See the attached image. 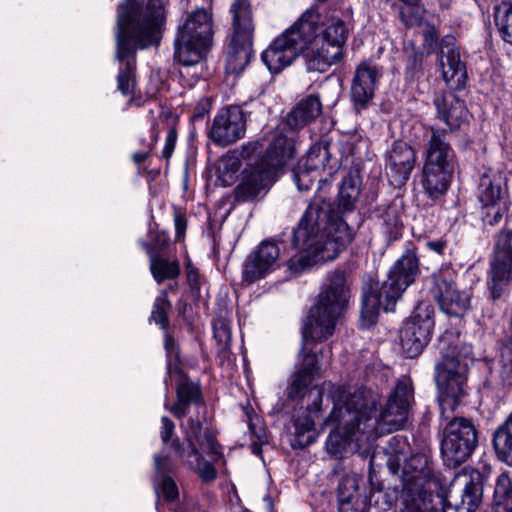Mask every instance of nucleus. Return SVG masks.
Masks as SVG:
<instances>
[{
	"label": "nucleus",
	"instance_id": "9",
	"mask_svg": "<svg viewBox=\"0 0 512 512\" xmlns=\"http://www.w3.org/2000/svg\"><path fill=\"white\" fill-rule=\"evenodd\" d=\"M447 136L446 130L431 127L427 139L421 182L432 200L446 193L455 168L456 154Z\"/></svg>",
	"mask_w": 512,
	"mask_h": 512
},
{
	"label": "nucleus",
	"instance_id": "1",
	"mask_svg": "<svg viewBox=\"0 0 512 512\" xmlns=\"http://www.w3.org/2000/svg\"><path fill=\"white\" fill-rule=\"evenodd\" d=\"M331 392L334 406L326 423L335 427L328 435L326 448L335 457L345 452H369L371 443L379 436L403 428L413 401L409 379L397 382L380 413L377 407L381 397L376 391L360 388L346 393L336 388Z\"/></svg>",
	"mask_w": 512,
	"mask_h": 512
},
{
	"label": "nucleus",
	"instance_id": "3",
	"mask_svg": "<svg viewBox=\"0 0 512 512\" xmlns=\"http://www.w3.org/2000/svg\"><path fill=\"white\" fill-rule=\"evenodd\" d=\"M351 276L344 268H337L326 276V282L318 295L317 303L311 307L302 327V361L289 387L288 397L296 399L312 384L320 367L318 352L310 347L332 336L336 320L346 307L351 296Z\"/></svg>",
	"mask_w": 512,
	"mask_h": 512
},
{
	"label": "nucleus",
	"instance_id": "56",
	"mask_svg": "<svg viewBox=\"0 0 512 512\" xmlns=\"http://www.w3.org/2000/svg\"><path fill=\"white\" fill-rule=\"evenodd\" d=\"M322 392L319 390L317 392V397L314 399L313 404L308 406L310 412H318L321 409L322 404Z\"/></svg>",
	"mask_w": 512,
	"mask_h": 512
},
{
	"label": "nucleus",
	"instance_id": "60",
	"mask_svg": "<svg viewBox=\"0 0 512 512\" xmlns=\"http://www.w3.org/2000/svg\"><path fill=\"white\" fill-rule=\"evenodd\" d=\"M400 1L403 2L404 4L414 5V4H418V2L420 0H400Z\"/></svg>",
	"mask_w": 512,
	"mask_h": 512
},
{
	"label": "nucleus",
	"instance_id": "37",
	"mask_svg": "<svg viewBox=\"0 0 512 512\" xmlns=\"http://www.w3.org/2000/svg\"><path fill=\"white\" fill-rule=\"evenodd\" d=\"M150 270L154 279L158 283H161L166 279H175L180 273L177 261H168L162 257L151 258Z\"/></svg>",
	"mask_w": 512,
	"mask_h": 512
},
{
	"label": "nucleus",
	"instance_id": "53",
	"mask_svg": "<svg viewBox=\"0 0 512 512\" xmlns=\"http://www.w3.org/2000/svg\"><path fill=\"white\" fill-rule=\"evenodd\" d=\"M425 246L428 250L438 255H443L447 249V241L444 238L428 240L425 242Z\"/></svg>",
	"mask_w": 512,
	"mask_h": 512
},
{
	"label": "nucleus",
	"instance_id": "48",
	"mask_svg": "<svg viewBox=\"0 0 512 512\" xmlns=\"http://www.w3.org/2000/svg\"><path fill=\"white\" fill-rule=\"evenodd\" d=\"M405 5L406 6L400 10V18L406 27H412L420 22V17L418 15L419 8L417 7V4Z\"/></svg>",
	"mask_w": 512,
	"mask_h": 512
},
{
	"label": "nucleus",
	"instance_id": "44",
	"mask_svg": "<svg viewBox=\"0 0 512 512\" xmlns=\"http://www.w3.org/2000/svg\"><path fill=\"white\" fill-rule=\"evenodd\" d=\"M263 144L260 141H251L242 145L241 150L238 151L239 158L249 163L257 162L264 154H261Z\"/></svg>",
	"mask_w": 512,
	"mask_h": 512
},
{
	"label": "nucleus",
	"instance_id": "40",
	"mask_svg": "<svg viewBox=\"0 0 512 512\" xmlns=\"http://www.w3.org/2000/svg\"><path fill=\"white\" fill-rule=\"evenodd\" d=\"M329 161V149L326 142H319L314 144L307 153L305 163L302 164L307 169L317 171Z\"/></svg>",
	"mask_w": 512,
	"mask_h": 512
},
{
	"label": "nucleus",
	"instance_id": "38",
	"mask_svg": "<svg viewBox=\"0 0 512 512\" xmlns=\"http://www.w3.org/2000/svg\"><path fill=\"white\" fill-rule=\"evenodd\" d=\"M241 166V159L238 155V150L228 151L219 163V178L225 185H230L234 182L236 173Z\"/></svg>",
	"mask_w": 512,
	"mask_h": 512
},
{
	"label": "nucleus",
	"instance_id": "12",
	"mask_svg": "<svg viewBox=\"0 0 512 512\" xmlns=\"http://www.w3.org/2000/svg\"><path fill=\"white\" fill-rule=\"evenodd\" d=\"M301 25L302 15L263 51L261 59L271 73L277 74L291 65L306 47L313 35L311 24Z\"/></svg>",
	"mask_w": 512,
	"mask_h": 512
},
{
	"label": "nucleus",
	"instance_id": "29",
	"mask_svg": "<svg viewBox=\"0 0 512 512\" xmlns=\"http://www.w3.org/2000/svg\"><path fill=\"white\" fill-rule=\"evenodd\" d=\"M155 489L157 493L169 501H173L178 497V487L175 481L168 475L175 467L174 460L170 455H155Z\"/></svg>",
	"mask_w": 512,
	"mask_h": 512
},
{
	"label": "nucleus",
	"instance_id": "20",
	"mask_svg": "<svg viewBox=\"0 0 512 512\" xmlns=\"http://www.w3.org/2000/svg\"><path fill=\"white\" fill-rule=\"evenodd\" d=\"M246 119L238 106L220 110L213 118L208 131V138L219 147H227L244 137Z\"/></svg>",
	"mask_w": 512,
	"mask_h": 512
},
{
	"label": "nucleus",
	"instance_id": "5",
	"mask_svg": "<svg viewBox=\"0 0 512 512\" xmlns=\"http://www.w3.org/2000/svg\"><path fill=\"white\" fill-rule=\"evenodd\" d=\"M420 273L415 246L408 243L402 255L388 272L381 287L366 284L362 288L361 325L369 328L377 321L380 310L393 311L402 293L415 282Z\"/></svg>",
	"mask_w": 512,
	"mask_h": 512
},
{
	"label": "nucleus",
	"instance_id": "42",
	"mask_svg": "<svg viewBox=\"0 0 512 512\" xmlns=\"http://www.w3.org/2000/svg\"><path fill=\"white\" fill-rule=\"evenodd\" d=\"M423 52L413 50L406 59L405 74L410 80H415L422 75Z\"/></svg>",
	"mask_w": 512,
	"mask_h": 512
},
{
	"label": "nucleus",
	"instance_id": "43",
	"mask_svg": "<svg viewBox=\"0 0 512 512\" xmlns=\"http://www.w3.org/2000/svg\"><path fill=\"white\" fill-rule=\"evenodd\" d=\"M213 332L219 351L224 352L229 348L231 342L229 325L224 320L214 321Z\"/></svg>",
	"mask_w": 512,
	"mask_h": 512
},
{
	"label": "nucleus",
	"instance_id": "57",
	"mask_svg": "<svg viewBox=\"0 0 512 512\" xmlns=\"http://www.w3.org/2000/svg\"><path fill=\"white\" fill-rule=\"evenodd\" d=\"M249 429L251 430V432L256 436V438L262 443L264 442V439H265V433L263 431V429H259V431H256L255 430V427H254V424L252 423V421H250L249 423Z\"/></svg>",
	"mask_w": 512,
	"mask_h": 512
},
{
	"label": "nucleus",
	"instance_id": "49",
	"mask_svg": "<svg viewBox=\"0 0 512 512\" xmlns=\"http://www.w3.org/2000/svg\"><path fill=\"white\" fill-rule=\"evenodd\" d=\"M191 469H195L198 471L199 476L204 481H211L216 477V472L212 464L208 462H203V458L197 466H189Z\"/></svg>",
	"mask_w": 512,
	"mask_h": 512
},
{
	"label": "nucleus",
	"instance_id": "33",
	"mask_svg": "<svg viewBox=\"0 0 512 512\" xmlns=\"http://www.w3.org/2000/svg\"><path fill=\"white\" fill-rule=\"evenodd\" d=\"M383 231L389 241L397 240L402 235V208L397 203H390L381 213Z\"/></svg>",
	"mask_w": 512,
	"mask_h": 512
},
{
	"label": "nucleus",
	"instance_id": "52",
	"mask_svg": "<svg viewBox=\"0 0 512 512\" xmlns=\"http://www.w3.org/2000/svg\"><path fill=\"white\" fill-rule=\"evenodd\" d=\"M211 109V102L209 99H201L198 104L196 105L192 120H202L205 118L206 115H208L209 111Z\"/></svg>",
	"mask_w": 512,
	"mask_h": 512
},
{
	"label": "nucleus",
	"instance_id": "25",
	"mask_svg": "<svg viewBox=\"0 0 512 512\" xmlns=\"http://www.w3.org/2000/svg\"><path fill=\"white\" fill-rule=\"evenodd\" d=\"M483 493L481 476L467 481L459 497L443 503L442 512H475Z\"/></svg>",
	"mask_w": 512,
	"mask_h": 512
},
{
	"label": "nucleus",
	"instance_id": "34",
	"mask_svg": "<svg viewBox=\"0 0 512 512\" xmlns=\"http://www.w3.org/2000/svg\"><path fill=\"white\" fill-rule=\"evenodd\" d=\"M409 445L406 439L400 436H393L389 439L385 448L387 455V466L393 474L400 473L402 463L407 458V450Z\"/></svg>",
	"mask_w": 512,
	"mask_h": 512
},
{
	"label": "nucleus",
	"instance_id": "46",
	"mask_svg": "<svg viewBox=\"0 0 512 512\" xmlns=\"http://www.w3.org/2000/svg\"><path fill=\"white\" fill-rule=\"evenodd\" d=\"M493 253L512 256V230H502L498 234Z\"/></svg>",
	"mask_w": 512,
	"mask_h": 512
},
{
	"label": "nucleus",
	"instance_id": "19",
	"mask_svg": "<svg viewBox=\"0 0 512 512\" xmlns=\"http://www.w3.org/2000/svg\"><path fill=\"white\" fill-rule=\"evenodd\" d=\"M504 182L503 175L493 170L483 173L479 180L478 198L484 209V220L490 225L497 224L507 211Z\"/></svg>",
	"mask_w": 512,
	"mask_h": 512
},
{
	"label": "nucleus",
	"instance_id": "11",
	"mask_svg": "<svg viewBox=\"0 0 512 512\" xmlns=\"http://www.w3.org/2000/svg\"><path fill=\"white\" fill-rule=\"evenodd\" d=\"M230 12L233 33L227 51L226 72L238 74L247 66L252 55L254 23L249 0H234Z\"/></svg>",
	"mask_w": 512,
	"mask_h": 512
},
{
	"label": "nucleus",
	"instance_id": "51",
	"mask_svg": "<svg viewBox=\"0 0 512 512\" xmlns=\"http://www.w3.org/2000/svg\"><path fill=\"white\" fill-rule=\"evenodd\" d=\"M177 139V133L174 129H170L165 138V145L162 150V157L169 159L174 151Z\"/></svg>",
	"mask_w": 512,
	"mask_h": 512
},
{
	"label": "nucleus",
	"instance_id": "17",
	"mask_svg": "<svg viewBox=\"0 0 512 512\" xmlns=\"http://www.w3.org/2000/svg\"><path fill=\"white\" fill-rule=\"evenodd\" d=\"M279 240L271 237L259 243L242 264V283L251 285L274 272L280 265Z\"/></svg>",
	"mask_w": 512,
	"mask_h": 512
},
{
	"label": "nucleus",
	"instance_id": "23",
	"mask_svg": "<svg viewBox=\"0 0 512 512\" xmlns=\"http://www.w3.org/2000/svg\"><path fill=\"white\" fill-rule=\"evenodd\" d=\"M438 61L445 83L453 90L463 89L466 85L467 72L459 49L454 44L443 41Z\"/></svg>",
	"mask_w": 512,
	"mask_h": 512
},
{
	"label": "nucleus",
	"instance_id": "59",
	"mask_svg": "<svg viewBox=\"0 0 512 512\" xmlns=\"http://www.w3.org/2000/svg\"><path fill=\"white\" fill-rule=\"evenodd\" d=\"M251 450L254 454L259 455L261 452V447L258 443H252L251 444Z\"/></svg>",
	"mask_w": 512,
	"mask_h": 512
},
{
	"label": "nucleus",
	"instance_id": "24",
	"mask_svg": "<svg viewBox=\"0 0 512 512\" xmlns=\"http://www.w3.org/2000/svg\"><path fill=\"white\" fill-rule=\"evenodd\" d=\"M438 117L443 120L451 130L458 129L466 120L468 110L463 100L455 93L447 92L434 99Z\"/></svg>",
	"mask_w": 512,
	"mask_h": 512
},
{
	"label": "nucleus",
	"instance_id": "30",
	"mask_svg": "<svg viewBox=\"0 0 512 512\" xmlns=\"http://www.w3.org/2000/svg\"><path fill=\"white\" fill-rule=\"evenodd\" d=\"M492 445L497 458L512 467V412L494 430Z\"/></svg>",
	"mask_w": 512,
	"mask_h": 512
},
{
	"label": "nucleus",
	"instance_id": "27",
	"mask_svg": "<svg viewBox=\"0 0 512 512\" xmlns=\"http://www.w3.org/2000/svg\"><path fill=\"white\" fill-rule=\"evenodd\" d=\"M512 280V256L494 254L490 262L489 288L493 300L500 299Z\"/></svg>",
	"mask_w": 512,
	"mask_h": 512
},
{
	"label": "nucleus",
	"instance_id": "7",
	"mask_svg": "<svg viewBox=\"0 0 512 512\" xmlns=\"http://www.w3.org/2000/svg\"><path fill=\"white\" fill-rule=\"evenodd\" d=\"M441 361L435 366V382L439 391V404L442 416L447 410L453 412L466 395V374L468 365L465 359L471 354L468 345L459 347V341L451 343L448 337L440 339Z\"/></svg>",
	"mask_w": 512,
	"mask_h": 512
},
{
	"label": "nucleus",
	"instance_id": "35",
	"mask_svg": "<svg viewBox=\"0 0 512 512\" xmlns=\"http://www.w3.org/2000/svg\"><path fill=\"white\" fill-rule=\"evenodd\" d=\"M410 491L402 493L403 508L401 512H437L433 504L432 493Z\"/></svg>",
	"mask_w": 512,
	"mask_h": 512
},
{
	"label": "nucleus",
	"instance_id": "16",
	"mask_svg": "<svg viewBox=\"0 0 512 512\" xmlns=\"http://www.w3.org/2000/svg\"><path fill=\"white\" fill-rule=\"evenodd\" d=\"M402 493H431L440 486L439 474L435 472L434 463L425 453H418L406 458L400 469Z\"/></svg>",
	"mask_w": 512,
	"mask_h": 512
},
{
	"label": "nucleus",
	"instance_id": "8",
	"mask_svg": "<svg viewBox=\"0 0 512 512\" xmlns=\"http://www.w3.org/2000/svg\"><path fill=\"white\" fill-rule=\"evenodd\" d=\"M180 427L184 433L185 443L179 437H173L174 422L167 416L161 418L160 438L164 450H169L167 455L172 459H178L186 466H197L202 459L199 449L212 456L221 454L213 430L204 426L199 419L190 418L186 423H181Z\"/></svg>",
	"mask_w": 512,
	"mask_h": 512
},
{
	"label": "nucleus",
	"instance_id": "50",
	"mask_svg": "<svg viewBox=\"0 0 512 512\" xmlns=\"http://www.w3.org/2000/svg\"><path fill=\"white\" fill-rule=\"evenodd\" d=\"M175 240L181 241L186 233L187 221L183 213L176 211L174 213Z\"/></svg>",
	"mask_w": 512,
	"mask_h": 512
},
{
	"label": "nucleus",
	"instance_id": "4",
	"mask_svg": "<svg viewBox=\"0 0 512 512\" xmlns=\"http://www.w3.org/2000/svg\"><path fill=\"white\" fill-rule=\"evenodd\" d=\"M165 14L163 0H148L144 7H140L136 0H126L118 6L116 59L120 68L117 87L122 95L133 93L136 51L158 45Z\"/></svg>",
	"mask_w": 512,
	"mask_h": 512
},
{
	"label": "nucleus",
	"instance_id": "21",
	"mask_svg": "<svg viewBox=\"0 0 512 512\" xmlns=\"http://www.w3.org/2000/svg\"><path fill=\"white\" fill-rule=\"evenodd\" d=\"M380 77V69L370 61H364L356 67L350 89V97L356 113L360 114L368 109Z\"/></svg>",
	"mask_w": 512,
	"mask_h": 512
},
{
	"label": "nucleus",
	"instance_id": "41",
	"mask_svg": "<svg viewBox=\"0 0 512 512\" xmlns=\"http://www.w3.org/2000/svg\"><path fill=\"white\" fill-rule=\"evenodd\" d=\"M171 309V303L168 300L167 292L162 291L161 294L156 298L151 312V319L163 330H167L169 320L167 313Z\"/></svg>",
	"mask_w": 512,
	"mask_h": 512
},
{
	"label": "nucleus",
	"instance_id": "45",
	"mask_svg": "<svg viewBox=\"0 0 512 512\" xmlns=\"http://www.w3.org/2000/svg\"><path fill=\"white\" fill-rule=\"evenodd\" d=\"M316 171L307 169L303 165H299L296 170L293 171V179L299 191L309 190L314 182V178L311 175Z\"/></svg>",
	"mask_w": 512,
	"mask_h": 512
},
{
	"label": "nucleus",
	"instance_id": "22",
	"mask_svg": "<svg viewBox=\"0 0 512 512\" xmlns=\"http://www.w3.org/2000/svg\"><path fill=\"white\" fill-rule=\"evenodd\" d=\"M416 162L414 149L406 142H394L388 152L386 160L387 175L395 186H401L407 182Z\"/></svg>",
	"mask_w": 512,
	"mask_h": 512
},
{
	"label": "nucleus",
	"instance_id": "55",
	"mask_svg": "<svg viewBox=\"0 0 512 512\" xmlns=\"http://www.w3.org/2000/svg\"><path fill=\"white\" fill-rule=\"evenodd\" d=\"M164 347H165V350L168 353V355H170V356L177 355L178 348H177L175 339L167 333L165 334V338H164Z\"/></svg>",
	"mask_w": 512,
	"mask_h": 512
},
{
	"label": "nucleus",
	"instance_id": "39",
	"mask_svg": "<svg viewBox=\"0 0 512 512\" xmlns=\"http://www.w3.org/2000/svg\"><path fill=\"white\" fill-rule=\"evenodd\" d=\"M493 506L512 508V480L507 474L498 476L493 496Z\"/></svg>",
	"mask_w": 512,
	"mask_h": 512
},
{
	"label": "nucleus",
	"instance_id": "15",
	"mask_svg": "<svg viewBox=\"0 0 512 512\" xmlns=\"http://www.w3.org/2000/svg\"><path fill=\"white\" fill-rule=\"evenodd\" d=\"M433 310L426 303H420L400 330V343L408 358L419 356L429 343L434 321Z\"/></svg>",
	"mask_w": 512,
	"mask_h": 512
},
{
	"label": "nucleus",
	"instance_id": "47",
	"mask_svg": "<svg viewBox=\"0 0 512 512\" xmlns=\"http://www.w3.org/2000/svg\"><path fill=\"white\" fill-rule=\"evenodd\" d=\"M156 126V122H152L150 142L147 144V150L133 153L132 159L135 164L141 165L142 163H144L146 159L149 157L150 152L154 149L158 141V131L156 129Z\"/></svg>",
	"mask_w": 512,
	"mask_h": 512
},
{
	"label": "nucleus",
	"instance_id": "28",
	"mask_svg": "<svg viewBox=\"0 0 512 512\" xmlns=\"http://www.w3.org/2000/svg\"><path fill=\"white\" fill-rule=\"evenodd\" d=\"M322 112L320 97L315 94L303 98L286 117V125L291 129H301L310 124Z\"/></svg>",
	"mask_w": 512,
	"mask_h": 512
},
{
	"label": "nucleus",
	"instance_id": "26",
	"mask_svg": "<svg viewBox=\"0 0 512 512\" xmlns=\"http://www.w3.org/2000/svg\"><path fill=\"white\" fill-rule=\"evenodd\" d=\"M176 397V402L173 405L166 402L164 407L178 419L184 418L189 413L191 405L204 404L200 386L188 379L183 380L177 386Z\"/></svg>",
	"mask_w": 512,
	"mask_h": 512
},
{
	"label": "nucleus",
	"instance_id": "13",
	"mask_svg": "<svg viewBox=\"0 0 512 512\" xmlns=\"http://www.w3.org/2000/svg\"><path fill=\"white\" fill-rule=\"evenodd\" d=\"M478 443L474 423L464 417H453L444 426L440 439V453L444 464L456 468L473 453Z\"/></svg>",
	"mask_w": 512,
	"mask_h": 512
},
{
	"label": "nucleus",
	"instance_id": "58",
	"mask_svg": "<svg viewBox=\"0 0 512 512\" xmlns=\"http://www.w3.org/2000/svg\"><path fill=\"white\" fill-rule=\"evenodd\" d=\"M491 512H512V508H506L505 506H493Z\"/></svg>",
	"mask_w": 512,
	"mask_h": 512
},
{
	"label": "nucleus",
	"instance_id": "2",
	"mask_svg": "<svg viewBox=\"0 0 512 512\" xmlns=\"http://www.w3.org/2000/svg\"><path fill=\"white\" fill-rule=\"evenodd\" d=\"M360 192V174L350 170L341 181L337 209L321 196L311 200L292 232L291 245L297 250L287 262L292 274H298L318 261L336 259L352 242L353 229L342 216L355 209Z\"/></svg>",
	"mask_w": 512,
	"mask_h": 512
},
{
	"label": "nucleus",
	"instance_id": "14",
	"mask_svg": "<svg viewBox=\"0 0 512 512\" xmlns=\"http://www.w3.org/2000/svg\"><path fill=\"white\" fill-rule=\"evenodd\" d=\"M457 273L451 267H445L431 276L430 292L440 309L449 316L460 317L470 306V296L456 287Z\"/></svg>",
	"mask_w": 512,
	"mask_h": 512
},
{
	"label": "nucleus",
	"instance_id": "31",
	"mask_svg": "<svg viewBox=\"0 0 512 512\" xmlns=\"http://www.w3.org/2000/svg\"><path fill=\"white\" fill-rule=\"evenodd\" d=\"M356 475L342 477L338 485L339 512H358L362 504Z\"/></svg>",
	"mask_w": 512,
	"mask_h": 512
},
{
	"label": "nucleus",
	"instance_id": "32",
	"mask_svg": "<svg viewBox=\"0 0 512 512\" xmlns=\"http://www.w3.org/2000/svg\"><path fill=\"white\" fill-rule=\"evenodd\" d=\"M350 32L349 25L342 19L333 17L321 33V43L342 57L343 46Z\"/></svg>",
	"mask_w": 512,
	"mask_h": 512
},
{
	"label": "nucleus",
	"instance_id": "54",
	"mask_svg": "<svg viewBox=\"0 0 512 512\" xmlns=\"http://www.w3.org/2000/svg\"><path fill=\"white\" fill-rule=\"evenodd\" d=\"M314 421L309 417H305L304 419H297L295 421V429L297 435H303L306 432H310L314 430Z\"/></svg>",
	"mask_w": 512,
	"mask_h": 512
},
{
	"label": "nucleus",
	"instance_id": "36",
	"mask_svg": "<svg viewBox=\"0 0 512 512\" xmlns=\"http://www.w3.org/2000/svg\"><path fill=\"white\" fill-rule=\"evenodd\" d=\"M494 19L501 38L512 45V2L502 1L497 5Z\"/></svg>",
	"mask_w": 512,
	"mask_h": 512
},
{
	"label": "nucleus",
	"instance_id": "6",
	"mask_svg": "<svg viewBox=\"0 0 512 512\" xmlns=\"http://www.w3.org/2000/svg\"><path fill=\"white\" fill-rule=\"evenodd\" d=\"M295 142L292 137L277 134L264 155L255 163H248L241 172L240 182L235 188L237 202H249L272 186L277 171L295 157Z\"/></svg>",
	"mask_w": 512,
	"mask_h": 512
},
{
	"label": "nucleus",
	"instance_id": "18",
	"mask_svg": "<svg viewBox=\"0 0 512 512\" xmlns=\"http://www.w3.org/2000/svg\"><path fill=\"white\" fill-rule=\"evenodd\" d=\"M320 22L321 17L316 7L312 6L302 13L301 26L310 23L313 34L311 39L308 40L306 47L300 52L304 59L305 67L309 72L324 73L331 65L341 59L335 52L317 40Z\"/></svg>",
	"mask_w": 512,
	"mask_h": 512
},
{
	"label": "nucleus",
	"instance_id": "10",
	"mask_svg": "<svg viewBox=\"0 0 512 512\" xmlns=\"http://www.w3.org/2000/svg\"><path fill=\"white\" fill-rule=\"evenodd\" d=\"M213 36L211 8H196L178 26L174 40L175 58L185 66L198 64L206 55Z\"/></svg>",
	"mask_w": 512,
	"mask_h": 512
},
{
	"label": "nucleus",
	"instance_id": "61",
	"mask_svg": "<svg viewBox=\"0 0 512 512\" xmlns=\"http://www.w3.org/2000/svg\"><path fill=\"white\" fill-rule=\"evenodd\" d=\"M267 501H268V510L269 512H273V508H272V503L270 501V497H266Z\"/></svg>",
	"mask_w": 512,
	"mask_h": 512
}]
</instances>
